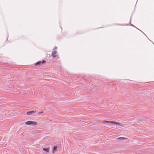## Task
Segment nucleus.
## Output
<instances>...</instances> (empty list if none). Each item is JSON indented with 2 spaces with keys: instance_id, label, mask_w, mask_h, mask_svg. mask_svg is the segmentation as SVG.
<instances>
[{
  "instance_id": "obj_1",
  "label": "nucleus",
  "mask_w": 154,
  "mask_h": 154,
  "mask_svg": "<svg viewBox=\"0 0 154 154\" xmlns=\"http://www.w3.org/2000/svg\"><path fill=\"white\" fill-rule=\"evenodd\" d=\"M26 125H37L38 123L37 122L32 121H29L26 122L25 123Z\"/></svg>"
},
{
  "instance_id": "obj_2",
  "label": "nucleus",
  "mask_w": 154,
  "mask_h": 154,
  "mask_svg": "<svg viewBox=\"0 0 154 154\" xmlns=\"http://www.w3.org/2000/svg\"><path fill=\"white\" fill-rule=\"evenodd\" d=\"M45 62H46V61L45 60H43L42 61H39L37 62L36 63L35 65H39V64H42L43 63H45Z\"/></svg>"
},
{
  "instance_id": "obj_3",
  "label": "nucleus",
  "mask_w": 154,
  "mask_h": 154,
  "mask_svg": "<svg viewBox=\"0 0 154 154\" xmlns=\"http://www.w3.org/2000/svg\"><path fill=\"white\" fill-rule=\"evenodd\" d=\"M57 52L56 51H53L52 53V55L53 57H56L57 56Z\"/></svg>"
},
{
  "instance_id": "obj_4",
  "label": "nucleus",
  "mask_w": 154,
  "mask_h": 154,
  "mask_svg": "<svg viewBox=\"0 0 154 154\" xmlns=\"http://www.w3.org/2000/svg\"><path fill=\"white\" fill-rule=\"evenodd\" d=\"M35 111H30L27 112V114L28 115H31L32 114L34 113L35 112Z\"/></svg>"
},
{
  "instance_id": "obj_5",
  "label": "nucleus",
  "mask_w": 154,
  "mask_h": 154,
  "mask_svg": "<svg viewBox=\"0 0 154 154\" xmlns=\"http://www.w3.org/2000/svg\"><path fill=\"white\" fill-rule=\"evenodd\" d=\"M103 122H106L108 123H112V124H114V121H103Z\"/></svg>"
},
{
  "instance_id": "obj_6",
  "label": "nucleus",
  "mask_w": 154,
  "mask_h": 154,
  "mask_svg": "<svg viewBox=\"0 0 154 154\" xmlns=\"http://www.w3.org/2000/svg\"><path fill=\"white\" fill-rule=\"evenodd\" d=\"M114 124L117 125H119V126H121V125H122V124L121 123L119 122H115V121H114Z\"/></svg>"
},
{
  "instance_id": "obj_7",
  "label": "nucleus",
  "mask_w": 154,
  "mask_h": 154,
  "mask_svg": "<svg viewBox=\"0 0 154 154\" xmlns=\"http://www.w3.org/2000/svg\"><path fill=\"white\" fill-rule=\"evenodd\" d=\"M57 146H54V148L53 149V153H54V151H55L57 150Z\"/></svg>"
},
{
  "instance_id": "obj_8",
  "label": "nucleus",
  "mask_w": 154,
  "mask_h": 154,
  "mask_svg": "<svg viewBox=\"0 0 154 154\" xmlns=\"http://www.w3.org/2000/svg\"><path fill=\"white\" fill-rule=\"evenodd\" d=\"M43 150L45 151H46L48 152H49V148H43Z\"/></svg>"
},
{
  "instance_id": "obj_9",
  "label": "nucleus",
  "mask_w": 154,
  "mask_h": 154,
  "mask_svg": "<svg viewBox=\"0 0 154 154\" xmlns=\"http://www.w3.org/2000/svg\"><path fill=\"white\" fill-rule=\"evenodd\" d=\"M127 138H125L123 137H119L118 138V139H120V140H124V139H127Z\"/></svg>"
},
{
  "instance_id": "obj_10",
  "label": "nucleus",
  "mask_w": 154,
  "mask_h": 154,
  "mask_svg": "<svg viewBox=\"0 0 154 154\" xmlns=\"http://www.w3.org/2000/svg\"><path fill=\"white\" fill-rule=\"evenodd\" d=\"M43 112H44L43 111H41V112H39L38 113H39V114H41L43 113Z\"/></svg>"
}]
</instances>
